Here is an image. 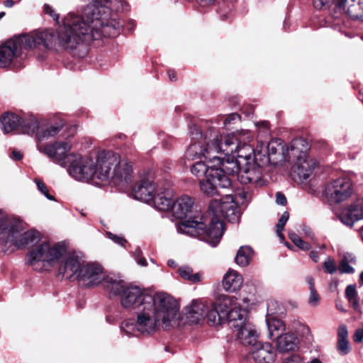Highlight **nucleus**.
<instances>
[{
    "instance_id": "23",
    "label": "nucleus",
    "mask_w": 363,
    "mask_h": 363,
    "mask_svg": "<svg viewBox=\"0 0 363 363\" xmlns=\"http://www.w3.org/2000/svg\"><path fill=\"white\" fill-rule=\"evenodd\" d=\"M84 265V260L82 257L76 253L69 254L60 265L58 270L59 274H62L65 279H71L73 277L77 279V274L79 273Z\"/></svg>"
},
{
    "instance_id": "37",
    "label": "nucleus",
    "mask_w": 363,
    "mask_h": 363,
    "mask_svg": "<svg viewBox=\"0 0 363 363\" xmlns=\"http://www.w3.org/2000/svg\"><path fill=\"white\" fill-rule=\"evenodd\" d=\"M284 314V308L275 300H269L267 302V318H279Z\"/></svg>"
},
{
    "instance_id": "26",
    "label": "nucleus",
    "mask_w": 363,
    "mask_h": 363,
    "mask_svg": "<svg viewBox=\"0 0 363 363\" xmlns=\"http://www.w3.org/2000/svg\"><path fill=\"white\" fill-rule=\"evenodd\" d=\"M275 341L277 348L280 352L294 351L298 347V339L292 333H283Z\"/></svg>"
},
{
    "instance_id": "39",
    "label": "nucleus",
    "mask_w": 363,
    "mask_h": 363,
    "mask_svg": "<svg viewBox=\"0 0 363 363\" xmlns=\"http://www.w3.org/2000/svg\"><path fill=\"white\" fill-rule=\"evenodd\" d=\"M345 297L348 301L352 304V307L355 310H358L359 303L358 301V294L356 290V286L350 284L347 286L345 289Z\"/></svg>"
},
{
    "instance_id": "19",
    "label": "nucleus",
    "mask_w": 363,
    "mask_h": 363,
    "mask_svg": "<svg viewBox=\"0 0 363 363\" xmlns=\"http://www.w3.org/2000/svg\"><path fill=\"white\" fill-rule=\"evenodd\" d=\"M146 296H153L144 292L140 288L135 286H127L121 294V303L123 307L131 309H140L145 306Z\"/></svg>"
},
{
    "instance_id": "2",
    "label": "nucleus",
    "mask_w": 363,
    "mask_h": 363,
    "mask_svg": "<svg viewBox=\"0 0 363 363\" xmlns=\"http://www.w3.org/2000/svg\"><path fill=\"white\" fill-rule=\"evenodd\" d=\"M235 199L236 201L232 195L226 194L220 199H213L211 201L209 211L214 216L207 230L202 217L199 220L189 218L177 224L178 233L200 237L211 246L216 247L220 242L225 230L224 223L218 218V216L224 217L230 223L238 221L240 213L236 202L248 203L252 199V194L245 189L239 190L235 194Z\"/></svg>"
},
{
    "instance_id": "3",
    "label": "nucleus",
    "mask_w": 363,
    "mask_h": 363,
    "mask_svg": "<svg viewBox=\"0 0 363 363\" xmlns=\"http://www.w3.org/2000/svg\"><path fill=\"white\" fill-rule=\"evenodd\" d=\"M180 318L179 306L176 300L165 293L146 296L145 306L138 310L137 318L125 320L121 324V330L128 335H152L161 323L165 329L177 323Z\"/></svg>"
},
{
    "instance_id": "52",
    "label": "nucleus",
    "mask_w": 363,
    "mask_h": 363,
    "mask_svg": "<svg viewBox=\"0 0 363 363\" xmlns=\"http://www.w3.org/2000/svg\"><path fill=\"white\" fill-rule=\"evenodd\" d=\"M44 12L51 16L55 21H58L59 20V14H57L55 11L48 4H45L43 6Z\"/></svg>"
},
{
    "instance_id": "42",
    "label": "nucleus",
    "mask_w": 363,
    "mask_h": 363,
    "mask_svg": "<svg viewBox=\"0 0 363 363\" xmlns=\"http://www.w3.org/2000/svg\"><path fill=\"white\" fill-rule=\"evenodd\" d=\"M337 350L342 356L347 354L351 350L348 340H337Z\"/></svg>"
},
{
    "instance_id": "57",
    "label": "nucleus",
    "mask_w": 363,
    "mask_h": 363,
    "mask_svg": "<svg viewBox=\"0 0 363 363\" xmlns=\"http://www.w3.org/2000/svg\"><path fill=\"white\" fill-rule=\"evenodd\" d=\"M310 257L315 262H317L319 259V255L317 251H311L310 252Z\"/></svg>"
},
{
    "instance_id": "10",
    "label": "nucleus",
    "mask_w": 363,
    "mask_h": 363,
    "mask_svg": "<svg viewBox=\"0 0 363 363\" xmlns=\"http://www.w3.org/2000/svg\"><path fill=\"white\" fill-rule=\"evenodd\" d=\"M308 145L303 138H295L288 150V160L294 162L292 167V175L294 179L306 180L313 173L317 162L315 160L308 157Z\"/></svg>"
},
{
    "instance_id": "56",
    "label": "nucleus",
    "mask_w": 363,
    "mask_h": 363,
    "mask_svg": "<svg viewBox=\"0 0 363 363\" xmlns=\"http://www.w3.org/2000/svg\"><path fill=\"white\" fill-rule=\"evenodd\" d=\"M306 280L309 286V290H315V288L314 279L312 277H307Z\"/></svg>"
},
{
    "instance_id": "7",
    "label": "nucleus",
    "mask_w": 363,
    "mask_h": 363,
    "mask_svg": "<svg viewBox=\"0 0 363 363\" xmlns=\"http://www.w3.org/2000/svg\"><path fill=\"white\" fill-rule=\"evenodd\" d=\"M192 142L187 148L185 157L189 160L204 158L211 162L213 160H220L222 135L216 128H211L204 135L196 130L194 133Z\"/></svg>"
},
{
    "instance_id": "18",
    "label": "nucleus",
    "mask_w": 363,
    "mask_h": 363,
    "mask_svg": "<svg viewBox=\"0 0 363 363\" xmlns=\"http://www.w3.org/2000/svg\"><path fill=\"white\" fill-rule=\"evenodd\" d=\"M238 179L241 184H250L255 188L262 186L265 184L262 178V167L257 161L243 164Z\"/></svg>"
},
{
    "instance_id": "33",
    "label": "nucleus",
    "mask_w": 363,
    "mask_h": 363,
    "mask_svg": "<svg viewBox=\"0 0 363 363\" xmlns=\"http://www.w3.org/2000/svg\"><path fill=\"white\" fill-rule=\"evenodd\" d=\"M253 255V250L250 246H242L238 250L236 257V263L241 267H246L250 264Z\"/></svg>"
},
{
    "instance_id": "48",
    "label": "nucleus",
    "mask_w": 363,
    "mask_h": 363,
    "mask_svg": "<svg viewBox=\"0 0 363 363\" xmlns=\"http://www.w3.org/2000/svg\"><path fill=\"white\" fill-rule=\"evenodd\" d=\"M14 223V221H21L19 219L5 215L3 212L0 211V228L5 227L4 224L6 222Z\"/></svg>"
},
{
    "instance_id": "45",
    "label": "nucleus",
    "mask_w": 363,
    "mask_h": 363,
    "mask_svg": "<svg viewBox=\"0 0 363 363\" xmlns=\"http://www.w3.org/2000/svg\"><path fill=\"white\" fill-rule=\"evenodd\" d=\"M323 267L328 274H333L336 272V264L333 259L328 257L323 264Z\"/></svg>"
},
{
    "instance_id": "21",
    "label": "nucleus",
    "mask_w": 363,
    "mask_h": 363,
    "mask_svg": "<svg viewBox=\"0 0 363 363\" xmlns=\"http://www.w3.org/2000/svg\"><path fill=\"white\" fill-rule=\"evenodd\" d=\"M250 354L256 363H273L277 356L271 343L258 341L252 347Z\"/></svg>"
},
{
    "instance_id": "54",
    "label": "nucleus",
    "mask_w": 363,
    "mask_h": 363,
    "mask_svg": "<svg viewBox=\"0 0 363 363\" xmlns=\"http://www.w3.org/2000/svg\"><path fill=\"white\" fill-rule=\"evenodd\" d=\"M276 202L279 205L285 206L287 203L286 196L281 192L276 194Z\"/></svg>"
},
{
    "instance_id": "63",
    "label": "nucleus",
    "mask_w": 363,
    "mask_h": 363,
    "mask_svg": "<svg viewBox=\"0 0 363 363\" xmlns=\"http://www.w3.org/2000/svg\"><path fill=\"white\" fill-rule=\"evenodd\" d=\"M167 264L171 267L174 265V261L172 259L168 260Z\"/></svg>"
},
{
    "instance_id": "12",
    "label": "nucleus",
    "mask_w": 363,
    "mask_h": 363,
    "mask_svg": "<svg viewBox=\"0 0 363 363\" xmlns=\"http://www.w3.org/2000/svg\"><path fill=\"white\" fill-rule=\"evenodd\" d=\"M353 191L352 182L347 177H340L333 180L325 189L326 196L335 203L348 199Z\"/></svg>"
},
{
    "instance_id": "17",
    "label": "nucleus",
    "mask_w": 363,
    "mask_h": 363,
    "mask_svg": "<svg viewBox=\"0 0 363 363\" xmlns=\"http://www.w3.org/2000/svg\"><path fill=\"white\" fill-rule=\"evenodd\" d=\"M106 277L104 268L97 263H87L82 266L77 274V280L83 287L89 288L99 285Z\"/></svg>"
},
{
    "instance_id": "46",
    "label": "nucleus",
    "mask_w": 363,
    "mask_h": 363,
    "mask_svg": "<svg viewBox=\"0 0 363 363\" xmlns=\"http://www.w3.org/2000/svg\"><path fill=\"white\" fill-rule=\"evenodd\" d=\"M320 301V296L317 292V291L315 290H310V296L308 298V303L312 306H317L319 304Z\"/></svg>"
},
{
    "instance_id": "38",
    "label": "nucleus",
    "mask_w": 363,
    "mask_h": 363,
    "mask_svg": "<svg viewBox=\"0 0 363 363\" xmlns=\"http://www.w3.org/2000/svg\"><path fill=\"white\" fill-rule=\"evenodd\" d=\"M21 125L23 131L28 135L35 134L36 135V132L40 130L41 127L38 121L33 117L28 119L26 121H22Z\"/></svg>"
},
{
    "instance_id": "11",
    "label": "nucleus",
    "mask_w": 363,
    "mask_h": 363,
    "mask_svg": "<svg viewBox=\"0 0 363 363\" xmlns=\"http://www.w3.org/2000/svg\"><path fill=\"white\" fill-rule=\"evenodd\" d=\"M66 252L64 244L57 243L51 245L48 242H44L37 245L28 255L27 262L35 270H39L40 262L52 264L57 262Z\"/></svg>"
},
{
    "instance_id": "61",
    "label": "nucleus",
    "mask_w": 363,
    "mask_h": 363,
    "mask_svg": "<svg viewBox=\"0 0 363 363\" xmlns=\"http://www.w3.org/2000/svg\"><path fill=\"white\" fill-rule=\"evenodd\" d=\"M4 5L6 7H11L13 5V1L12 0H6L4 1Z\"/></svg>"
},
{
    "instance_id": "58",
    "label": "nucleus",
    "mask_w": 363,
    "mask_h": 363,
    "mask_svg": "<svg viewBox=\"0 0 363 363\" xmlns=\"http://www.w3.org/2000/svg\"><path fill=\"white\" fill-rule=\"evenodd\" d=\"M12 155H13V159L15 160H20L23 155L21 152H18V151H13L12 152Z\"/></svg>"
},
{
    "instance_id": "55",
    "label": "nucleus",
    "mask_w": 363,
    "mask_h": 363,
    "mask_svg": "<svg viewBox=\"0 0 363 363\" xmlns=\"http://www.w3.org/2000/svg\"><path fill=\"white\" fill-rule=\"evenodd\" d=\"M353 340L356 342H360L363 340V328L357 329L353 336Z\"/></svg>"
},
{
    "instance_id": "28",
    "label": "nucleus",
    "mask_w": 363,
    "mask_h": 363,
    "mask_svg": "<svg viewBox=\"0 0 363 363\" xmlns=\"http://www.w3.org/2000/svg\"><path fill=\"white\" fill-rule=\"evenodd\" d=\"M172 196V191L169 189L157 192L152 199L155 208L163 211H172L174 202Z\"/></svg>"
},
{
    "instance_id": "16",
    "label": "nucleus",
    "mask_w": 363,
    "mask_h": 363,
    "mask_svg": "<svg viewBox=\"0 0 363 363\" xmlns=\"http://www.w3.org/2000/svg\"><path fill=\"white\" fill-rule=\"evenodd\" d=\"M220 170L211 169L206 178L200 179V189L205 194L214 196L219 194L218 188L228 189L231 186V179L222 176Z\"/></svg>"
},
{
    "instance_id": "30",
    "label": "nucleus",
    "mask_w": 363,
    "mask_h": 363,
    "mask_svg": "<svg viewBox=\"0 0 363 363\" xmlns=\"http://www.w3.org/2000/svg\"><path fill=\"white\" fill-rule=\"evenodd\" d=\"M266 323L269 332L268 337L272 340H275L286 330L285 324L279 318H267Z\"/></svg>"
},
{
    "instance_id": "31",
    "label": "nucleus",
    "mask_w": 363,
    "mask_h": 363,
    "mask_svg": "<svg viewBox=\"0 0 363 363\" xmlns=\"http://www.w3.org/2000/svg\"><path fill=\"white\" fill-rule=\"evenodd\" d=\"M0 121L5 133L16 130L22 123L21 118L18 115L11 113H4L0 118Z\"/></svg>"
},
{
    "instance_id": "14",
    "label": "nucleus",
    "mask_w": 363,
    "mask_h": 363,
    "mask_svg": "<svg viewBox=\"0 0 363 363\" xmlns=\"http://www.w3.org/2000/svg\"><path fill=\"white\" fill-rule=\"evenodd\" d=\"M333 4L352 18H363V0H313V6L318 10L330 7Z\"/></svg>"
},
{
    "instance_id": "20",
    "label": "nucleus",
    "mask_w": 363,
    "mask_h": 363,
    "mask_svg": "<svg viewBox=\"0 0 363 363\" xmlns=\"http://www.w3.org/2000/svg\"><path fill=\"white\" fill-rule=\"evenodd\" d=\"M220 160H213L211 162L215 163L214 170H220L222 176L229 178L228 175H236L238 178L241 167L242 165L236 160L235 156L233 155H224L218 154Z\"/></svg>"
},
{
    "instance_id": "13",
    "label": "nucleus",
    "mask_w": 363,
    "mask_h": 363,
    "mask_svg": "<svg viewBox=\"0 0 363 363\" xmlns=\"http://www.w3.org/2000/svg\"><path fill=\"white\" fill-rule=\"evenodd\" d=\"M70 148L71 145L67 142H55L46 145L43 144L38 145L40 152H43L54 162L59 163L60 165L68 167L69 173L71 168V162L68 161V157L72 155L81 156L78 154L67 155V152Z\"/></svg>"
},
{
    "instance_id": "59",
    "label": "nucleus",
    "mask_w": 363,
    "mask_h": 363,
    "mask_svg": "<svg viewBox=\"0 0 363 363\" xmlns=\"http://www.w3.org/2000/svg\"><path fill=\"white\" fill-rule=\"evenodd\" d=\"M168 75L170 81H175L176 77V73L174 70H169L168 71Z\"/></svg>"
},
{
    "instance_id": "5",
    "label": "nucleus",
    "mask_w": 363,
    "mask_h": 363,
    "mask_svg": "<svg viewBox=\"0 0 363 363\" xmlns=\"http://www.w3.org/2000/svg\"><path fill=\"white\" fill-rule=\"evenodd\" d=\"M74 25L70 18L66 20L65 29L57 32L45 30L35 35H23L7 40L0 46V68L7 67L21 53L22 48L31 49L43 45L48 49L61 48L70 52L79 45V38L70 35Z\"/></svg>"
},
{
    "instance_id": "9",
    "label": "nucleus",
    "mask_w": 363,
    "mask_h": 363,
    "mask_svg": "<svg viewBox=\"0 0 363 363\" xmlns=\"http://www.w3.org/2000/svg\"><path fill=\"white\" fill-rule=\"evenodd\" d=\"M251 139L252 135L248 130H242L228 135L221 141L220 154L235 155L236 153L235 158L242 165L256 162L255 150L248 144Z\"/></svg>"
},
{
    "instance_id": "53",
    "label": "nucleus",
    "mask_w": 363,
    "mask_h": 363,
    "mask_svg": "<svg viewBox=\"0 0 363 363\" xmlns=\"http://www.w3.org/2000/svg\"><path fill=\"white\" fill-rule=\"evenodd\" d=\"M283 363H305L301 357L298 354H293L286 357Z\"/></svg>"
},
{
    "instance_id": "35",
    "label": "nucleus",
    "mask_w": 363,
    "mask_h": 363,
    "mask_svg": "<svg viewBox=\"0 0 363 363\" xmlns=\"http://www.w3.org/2000/svg\"><path fill=\"white\" fill-rule=\"evenodd\" d=\"M178 273L183 279L188 280L192 283H198L202 280L201 273H194L193 269L187 266L179 267Z\"/></svg>"
},
{
    "instance_id": "29",
    "label": "nucleus",
    "mask_w": 363,
    "mask_h": 363,
    "mask_svg": "<svg viewBox=\"0 0 363 363\" xmlns=\"http://www.w3.org/2000/svg\"><path fill=\"white\" fill-rule=\"evenodd\" d=\"M63 125L62 121H60L57 125H42L40 130L36 132L37 147H38L39 144H42V141L48 140L58 134Z\"/></svg>"
},
{
    "instance_id": "6",
    "label": "nucleus",
    "mask_w": 363,
    "mask_h": 363,
    "mask_svg": "<svg viewBox=\"0 0 363 363\" xmlns=\"http://www.w3.org/2000/svg\"><path fill=\"white\" fill-rule=\"evenodd\" d=\"M217 308L213 311L209 318L213 324L228 323L243 345L252 347L257 342L258 334L255 326L247 320V311L240 307L234 296H221L217 301Z\"/></svg>"
},
{
    "instance_id": "36",
    "label": "nucleus",
    "mask_w": 363,
    "mask_h": 363,
    "mask_svg": "<svg viewBox=\"0 0 363 363\" xmlns=\"http://www.w3.org/2000/svg\"><path fill=\"white\" fill-rule=\"evenodd\" d=\"M211 169H215V166L209 167L203 161L195 162L191 168V173L199 180L201 178H206Z\"/></svg>"
},
{
    "instance_id": "27",
    "label": "nucleus",
    "mask_w": 363,
    "mask_h": 363,
    "mask_svg": "<svg viewBox=\"0 0 363 363\" xmlns=\"http://www.w3.org/2000/svg\"><path fill=\"white\" fill-rule=\"evenodd\" d=\"M242 276L236 271L228 270L224 275L223 286L225 291L232 293L239 290L242 284Z\"/></svg>"
},
{
    "instance_id": "22",
    "label": "nucleus",
    "mask_w": 363,
    "mask_h": 363,
    "mask_svg": "<svg viewBox=\"0 0 363 363\" xmlns=\"http://www.w3.org/2000/svg\"><path fill=\"white\" fill-rule=\"evenodd\" d=\"M340 220L346 225L352 226L354 223L363 219V198L357 199L338 215Z\"/></svg>"
},
{
    "instance_id": "8",
    "label": "nucleus",
    "mask_w": 363,
    "mask_h": 363,
    "mask_svg": "<svg viewBox=\"0 0 363 363\" xmlns=\"http://www.w3.org/2000/svg\"><path fill=\"white\" fill-rule=\"evenodd\" d=\"M0 228V247L4 252H12L37 243L40 240L38 231L25 230L21 221L6 222Z\"/></svg>"
},
{
    "instance_id": "15",
    "label": "nucleus",
    "mask_w": 363,
    "mask_h": 363,
    "mask_svg": "<svg viewBox=\"0 0 363 363\" xmlns=\"http://www.w3.org/2000/svg\"><path fill=\"white\" fill-rule=\"evenodd\" d=\"M221 296H228L227 295H220L213 303L208 306L205 302L199 300L193 301L192 303L186 309V318L191 323H198L204 318H207L208 322L211 325H218L219 324H213L210 320V313L213 311H220L217 308V301Z\"/></svg>"
},
{
    "instance_id": "64",
    "label": "nucleus",
    "mask_w": 363,
    "mask_h": 363,
    "mask_svg": "<svg viewBox=\"0 0 363 363\" xmlns=\"http://www.w3.org/2000/svg\"><path fill=\"white\" fill-rule=\"evenodd\" d=\"M359 281L362 283V284H363V271L361 272L359 275Z\"/></svg>"
},
{
    "instance_id": "47",
    "label": "nucleus",
    "mask_w": 363,
    "mask_h": 363,
    "mask_svg": "<svg viewBox=\"0 0 363 363\" xmlns=\"http://www.w3.org/2000/svg\"><path fill=\"white\" fill-rule=\"evenodd\" d=\"M339 271L340 273L351 274L354 272V269L345 260H342L339 264Z\"/></svg>"
},
{
    "instance_id": "40",
    "label": "nucleus",
    "mask_w": 363,
    "mask_h": 363,
    "mask_svg": "<svg viewBox=\"0 0 363 363\" xmlns=\"http://www.w3.org/2000/svg\"><path fill=\"white\" fill-rule=\"evenodd\" d=\"M289 218V213L287 211H284L281 218L279 219V221L277 224V234L278 237L283 240L284 238L282 231L284 228V225H286V222L288 221Z\"/></svg>"
},
{
    "instance_id": "51",
    "label": "nucleus",
    "mask_w": 363,
    "mask_h": 363,
    "mask_svg": "<svg viewBox=\"0 0 363 363\" xmlns=\"http://www.w3.org/2000/svg\"><path fill=\"white\" fill-rule=\"evenodd\" d=\"M240 120V116L237 113H233L226 116L223 121L224 127H227L228 125L230 124L233 121H238Z\"/></svg>"
},
{
    "instance_id": "60",
    "label": "nucleus",
    "mask_w": 363,
    "mask_h": 363,
    "mask_svg": "<svg viewBox=\"0 0 363 363\" xmlns=\"http://www.w3.org/2000/svg\"><path fill=\"white\" fill-rule=\"evenodd\" d=\"M201 4H203L206 5H210L215 2L216 0H197Z\"/></svg>"
},
{
    "instance_id": "4",
    "label": "nucleus",
    "mask_w": 363,
    "mask_h": 363,
    "mask_svg": "<svg viewBox=\"0 0 363 363\" xmlns=\"http://www.w3.org/2000/svg\"><path fill=\"white\" fill-rule=\"evenodd\" d=\"M71 162L69 175L79 181L89 182L96 177L101 182L111 179L120 184L130 182L133 169L130 162L121 163L119 155L113 152H101L94 163L89 157L72 155L68 157Z\"/></svg>"
},
{
    "instance_id": "44",
    "label": "nucleus",
    "mask_w": 363,
    "mask_h": 363,
    "mask_svg": "<svg viewBox=\"0 0 363 363\" xmlns=\"http://www.w3.org/2000/svg\"><path fill=\"white\" fill-rule=\"evenodd\" d=\"M133 257L135 262L141 267H146L147 262L146 259L143 256L142 250L140 247H136L133 253Z\"/></svg>"
},
{
    "instance_id": "25",
    "label": "nucleus",
    "mask_w": 363,
    "mask_h": 363,
    "mask_svg": "<svg viewBox=\"0 0 363 363\" xmlns=\"http://www.w3.org/2000/svg\"><path fill=\"white\" fill-rule=\"evenodd\" d=\"M194 205L192 199L186 195L182 196L176 201H174L172 206V214L177 219H183L191 210Z\"/></svg>"
},
{
    "instance_id": "62",
    "label": "nucleus",
    "mask_w": 363,
    "mask_h": 363,
    "mask_svg": "<svg viewBox=\"0 0 363 363\" xmlns=\"http://www.w3.org/2000/svg\"><path fill=\"white\" fill-rule=\"evenodd\" d=\"M311 363H322L318 359L314 358L311 360Z\"/></svg>"
},
{
    "instance_id": "34",
    "label": "nucleus",
    "mask_w": 363,
    "mask_h": 363,
    "mask_svg": "<svg viewBox=\"0 0 363 363\" xmlns=\"http://www.w3.org/2000/svg\"><path fill=\"white\" fill-rule=\"evenodd\" d=\"M290 145L285 150L281 143H279L277 140H272L268 143L266 153L268 155V161L271 160V157L278 153L284 155V159L288 160V150Z\"/></svg>"
},
{
    "instance_id": "32",
    "label": "nucleus",
    "mask_w": 363,
    "mask_h": 363,
    "mask_svg": "<svg viewBox=\"0 0 363 363\" xmlns=\"http://www.w3.org/2000/svg\"><path fill=\"white\" fill-rule=\"evenodd\" d=\"M104 281L106 290L113 295H120L121 296L123 289L127 286L124 285L122 281L109 277H105Z\"/></svg>"
},
{
    "instance_id": "24",
    "label": "nucleus",
    "mask_w": 363,
    "mask_h": 363,
    "mask_svg": "<svg viewBox=\"0 0 363 363\" xmlns=\"http://www.w3.org/2000/svg\"><path fill=\"white\" fill-rule=\"evenodd\" d=\"M155 191L154 184L148 179H143L133 186L132 194L135 199L147 203L152 201Z\"/></svg>"
},
{
    "instance_id": "50",
    "label": "nucleus",
    "mask_w": 363,
    "mask_h": 363,
    "mask_svg": "<svg viewBox=\"0 0 363 363\" xmlns=\"http://www.w3.org/2000/svg\"><path fill=\"white\" fill-rule=\"evenodd\" d=\"M337 340H348V331L345 325H340L337 331Z\"/></svg>"
},
{
    "instance_id": "43",
    "label": "nucleus",
    "mask_w": 363,
    "mask_h": 363,
    "mask_svg": "<svg viewBox=\"0 0 363 363\" xmlns=\"http://www.w3.org/2000/svg\"><path fill=\"white\" fill-rule=\"evenodd\" d=\"M35 183L37 185L38 191L43 194L50 201H54L55 197L50 194L48 186L46 184L40 179H35Z\"/></svg>"
},
{
    "instance_id": "49",
    "label": "nucleus",
    "mask_w": 363,
    "mask_h": 363,
    "mask_svg": "<svg viewBox=\"0 0 363 363\" xmlns=\"http://www.w3.org/2000/svg\"><path fill=\"white\" fill-rule=\"evenodd\" d=\"M106 235L109 239L121 246H124L126 243V240L123 237L116 235L111 232H106Z\"/></svg>"
},
{
    "instance_id": "1",
    "label": "nucleus",
    "mask_w": 363,
    "mask_h": 363,
    "mask_svg": "<svg viewBox=\"0 0 363 363\" xmlns=\"http://www.w3.org/2000/svg\"><path fill=\"white\" fill-rule=\"evenodd\" d=\"M103 5L97 1L88 4L82 14L73 12L67 13L59 26L61 31L65 28L66 20L70 18L74 25L69 29L70 35L79 38V45L70 50V52L78 57H83L86 54V45L102 37L112 38L121 31L122 23L111 18V10L116 12L123 11L127 6L125 0H104Z\"/></svg>"
},
{
    "instance_id": "41",
    "label": "nucleus",
    "mask_w": 363,
    "mask_h": 363,
    "mask_svg": "<svg viewBox=\"0 0 363 363\" xmlns=\"http://www.w3.org/2000/svg\"><path fill=\"white\" fill-rule=\"evenodd\" d=\"M290 240L300 249L303 250H308L310 249V245L304 242L298 235L294 232L289 233Z\"/></svg>"
}]
</instances>
